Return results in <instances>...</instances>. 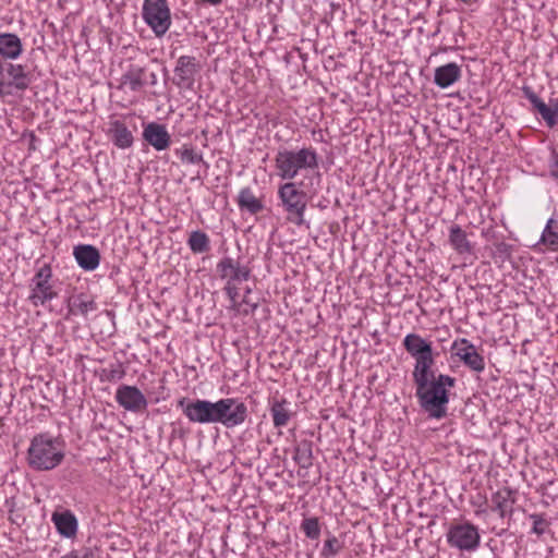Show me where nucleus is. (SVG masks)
Segmentation results:
<instances>
[{"label": "nucleus", "mask_w": 558, "mask_h": 558, "mask_svg": "<svg viewBox=\"0 0 558 558\" xmlns=\"http://www.w3.org/2000/svg\"><path fill=\"white\" fill-rule=\"evenodd\" d=\"M23 52L21 38L14 33L0 34V59L5 61L16 60Z\"/></svg>", "instance_id": "obj_19"}, {"label": "nucleus", "mask_w": 558, "mask_h": 558, "mask_svg": "<svg viewBox=\"0 0 558 558\" xmlns=\"http://www.w3.org/2000/svg\"><path fill=\"white\" fill-rule=\"evenodd\" d=\"M547 167L550 177L555 180H558V150L555 147H550Z\"/></svg>", "instance_id": "obj_38"}, {"label": "nucleus", "mask_w": 558, "mask_h": 558, "mask_svg": "<svg viewBox=\"0 0 558 558\" xmlns=\"http://www.w3.org/2000/svg\"><path fill=\"white\" fill-rule=\"evenodd\" d=\"M108 136L111 142L121 149L130 148L134 142L132 132L126 124L120 120L109 122Z\"/></svg>", "instance_id": "obj_22"}, {"label": "nucleus", "mask_w": 558, "mask_h": 558, "mask_svg": "<svg viewBox=\"0 0 558 558\" xmlns=\"http://www.w3.org/2000/svg\"><path fill=\"white\" fill-rule=\"evenodd\" d=\"M238 205L242 210L245 209L253 215L262 211L264 208L262 201L254 195L250 187H244L240 191Z\"/></svg>", "instance_id": "obj_28"}, {"label": "nucleus", "mask_w": 558, "mask_h": 558, "mask_svg": "<svg viewBox=\"0 0 558 558\" xmlns=\"http://www.w3.org/2000/svg\"><path fill=\"white\" fill-rule=\"evenodd\" d=\"M252 292L251 288H246L245 289V295H244V299H243V303L248 305L251 307V312L253 313L258 304L257 303H252L251 300H247V295Z\"/></svg>", "instance_id": "obj_41"}, {"label": "nucleus", "mask_w": 558, "mask_h": 558, "mask_svg": "<svg viewBox=\"0 0 558 558\" xmlns=\"http://www.w3.org/2000/svg\"><path fill=\"white\" fill-rule=\"evenodd\" d=\"M10 520H11V522L15 523V522H16V521H15V520H16V517H13V518H11V517H10Z\"/></svg>", "instance_id": "obj_46"}, {"label": "nucleus", "mask_w": 558, "mask_h": 558, "mask_svg": "<svg viewBox=\"0 0 558 558\" xmlns=\"http://www.w3.org/2000/svg\"><path fill=\"white\" fill-rule=\"evenodd\" d=\"M217 271L222 279L229 278V281H246L251 277V268L240 265L231 257H223L217 264Z\"/></svg>", "instance_id": "obj_16"}, {"label": "nucleus", "mask_w": 558, "mask_h": 558, "mask_svg": "<svg viewBox=\"0 0 558 558\" xmlns=\"http://www.w3.org/2000/svg\"><path fill=\"white\" fill-rule=\"evenodd\" d=\"M452 349L456 350V355L463 362V364L471 371L482 373L485 369L484 356L477 352L476 347L466 339L454 341Z\"/></svg>", "instance_id": "obj_13"}, {"label": "nucleus", "mask_w": 558, "mask_h": 558, "mask_svg": "<svg viewBox=\"0 0 558 558\" xmlns=\"http://www.w3.org/2000/svg\"><path fill=\"white\" fill-rule=\"evenodd\" d=\"M278 197L288 214V220L296 226L305 223L306 194L296 187L292 181L281 184L278 189Z\"/></svg>", "instance_id": "obj_5"}, {"label": "nucleus", "mask_w": 558, "mask_h": 558, "mask_svg": "<svg viewBox=\"0 0 558 558\" xmlns=\"http://www.w3.org/2000/svg\"><path fill=\"white\" fill-rule=\"evenodd\" d=\"M496 252L504 257H509L511 255L512 246L506 242H498L495 244Z\"/></svg>", "instance_id": "obj_39"}, {"label": "nucleus", "mask_w": 558, "mask_h": 558, "mask_svg": "<svg viewBox=\"0 0 558 558\" xmlns=\"http://www.w3.org/2000/svg\"><path fill=\"white\" fill-rule=\"evenodd\" d=\"M462 76L461 68L450 62L435 69L434 83L440 88H448Z\"/></svg>", "instance_id": "obj_23"}, {"label": "nucleus", "mask_w": 558, "mask_h": 558, "mask_svg": "<svg viewBox=\"0 0 558 558\" xmlns=\"http://www.w3.org/2000/svg\"><path fill=\"white\" fill-rule=\"evenodd\" d=\"M517 492L510 487H502L492 495V510L498 512L500 518L509 517L508 526L510 525L513 513V505L515 504Z\"/></svg>", "instance_id": "obj_15"}, {"label": "nucleus", "mask_w": 558, "mask_h": 558, "mask_svg": "<svg viewBox=\"0 0 558 558\" xmlns=\"http://www.w3.org/2000/svg\"><path fill=\"white\" fill-rule=\"evenodd\" d=\"M538 244L551 252H558V214L554 213L547 220L541 234Z\"/></svg>", "instance_id": "obj_24"}, {"label": "nucleus", "mask_w": 558, "mask_h": 558, "mask_svg": "<svg viewBox=\"0 0 558 558\" xmlns=\"http://www.w3.org/2000/svg\"><path fill=\"white\" fill-rule=\"evenodd\" d=\"M522 93L531 102L533 109L542 117L546 125L553 129L558 123V98H550L549 104H545L530 86H523Z\"/></svg>", "instance_id": "obj_11"}, {"label": "nucleus", "mask_w": 558, "mask_h": 558, "mask_svg": "<svg viewBox=\"0 0 558 558\" xmlns=\"http://www.w3.org/2000/svg\"><path fill=\"white\" fill-rule=\"evenodd\" d=\"M114 398L121 408L132 413H142L148 405L146 397L136 386L121 385Z\"/></svg>", "instance_id": "obj_10"}, {"label": "nucleus", "mask_w": 558, "mask_h": 558, "mask_svg": "<svg viewBox=\"0 0 558 558\" xmlns=\"http://www.w3.org/2000/svg\"><path fill=\"white\" fill-rule=\"evenodd\" d=\"M90 554L86 550L82 556L78 555V558H89Z\"/></svg>", "instance_id": "obj_43"}, {"label": "nucleus", "mask_w": 558, "mask_h": 558, "mask_svg": "<svg viewBox=\"0 0 558 558\" xmlns=\"http://www.w3.org/2000/svg\"><path fill=\"white\" fill-rule=\"evenodd\" d=\"M199 70L201 65L195 57L181 56L177 60V64L173 70L174 76L172 82L179 88L192 89L195 84V76Z\"/></svg>", "instance_id": "obj_9"}, {"label": "nucleus", "mask_w": 558, "mask_h": 558, "mask_svg": "<svg viewBox=\"0 0 558 558\" xmlns=\"http://www.w3.org/2000/svg\"><path fill=\"white\" fill-rule=\"evenodd\" d=\"M183 414L192 423L210 424L209 400L181 398L177 402Z\"/></svg>", "instance_id": "obj_12"}, {"label": "nucleus", "mask_w": 558, "mask_h": 558, "mask_svg": "<svg viewBox=\"0 0 558 558\" xmlns=\"http://www.w3.org/2000/svg\"><path fill=\"white\" fill-rule=\"evenodd\" d=\"M51 521L54 523L58 533L63 537L72 538L76 535L78 524L72 511H54L51 515Z\"/></svg>", "instance_id": "obj_21"}, {"label": "nucleus", "mask_w": 558, "mask_h": 558, "mask_svg": "<svg viewBox=\"0 0 558 558\" xmlns=\"http://www.w3.org/2000/svg\"><path fill=\"white\" fill-rule=\"evenodd\" d=\"M175 154L180 157L183 163H199L204 162L202 154L196 153L192 147L184 145L178 148Z\"/></svg>", "instance_id": "obj_35"}, {"label": "nucleus", "mask_w": 558, "mask_h": 558, "mask_svg": "<svg viewBox=\"0 0 558 558\" xmlns=\"http://www.w3.org/2000/svg\"><path fill=\"white\" fill-rule=\"evenodd\" d=\"M343 542H341L337 536L328 532L320 555L324 558H330L338 555L343 549Z\"/></svg>", "instance_id": "obj_32"}, {"label": "nucleus", "mask_w": 558, "mask_h": 558, "mask_svg": "<svg viewBox=\"0 0 558 558\" xmlns=\"http://www.w3.org/2000/svg\"><path fill=\"white\" fill-rule=\"evenodd\" d=\"M530 519L533 521L531 532L538 536L543 535L549 526V522L544 518V514L532 513Z\"/></svg>", "instance_id": "obj_37"}, {"label": "nucleus", "mask_w": 558, "mask_h": 558, "mask_svg": "<svg viewBox=\"0 0 558 558\" xmlns=\"http://www.w3.org/2000/svg\"><path fill=\"white\" fill-rule=\"evenodd\" d=\"M73 255L78 266L86 271L95 270L99 266L100 254L94 245H76L73 250Z\"/></svg>", "instance_id": "obj_17"}, {"label": "nucleus", "mask_w": 558, "mask_h": 558, "mask_svg": "<svg viewBox=\"0 0 558 558\" xmlns=\"http://www.w3.org/2000/svg\"><path fill=\"white\" fill-rule=\"evenodd\" d=\"M142 135L143 140L158 151L170 147L171 136L163 124L149 122L144 126Z\"/></svg>", "instance_id": "obj_14"}, {"label": "nucleus", "mask_w": 558, "mask_h": 558, "mask_svg": "<svg viewBox=\"0 0 558 558\" xmlns=\"http://www.w3.org/2000/svg\"><path fill=\"white\" fill-rule=\"evenodd\" d=\"M61 558H78V553L76 550H72L69 554L62 556Z\"/></svg>", "instance_id": "obj_42"}, {"label": "nucleus", "mask_w": 558, "mask_h": 558, "mask_svg": "<svg viewBox=\"0 0 558 558\" xmlns=\"http://www.w3.org/2000/svg\"><path fill=\"white\" fill-rule=\"evenodd\" d=\"M449 243L459 254L472 252V245L468 240L465 231L459 225H452L449 230Z\"/></svg>", "instance_id": "obj_26"}, {"label": "nucleus", "mask_w": 558, "mask_h": 558, "mask_svg": "<svg viewBox=\"0 0 558 558\" xmlns=\"http://www.w3.org/2000/svg\"><path fill=\"white\" fill-rule=\"evenodd\" d=\"M106 380L108 381H117L121 380L125 376V369L123 364L117 362L116 364H110L108 368L102 371Z\"/></svg>", "instance_id": "obj_36"}, {"label": "nucleus", "mask_w": 558, "mask_h": 558, "mask_svg": "<svg viewBox=\"0 0 558 558\" xmlns=\"http://www.w3.org/2000/svg\"><path fill=\"white\" fill-rule=\"evenodd\" d=\"M52 269L50 264H44L39 267L31 280V294L28 301L34 306L44 305L58 296L51 284Z\"/></svg>", "instance_id": "obj_8"}, {"label": "nucleus", "mask_w": 558, "mask_h": 558, "mask_svg": "<svg viewBox=\"0 0 558 558\" xmlns=\"http://www.w3.org/2000/svg\"><path fill=\"white\" fill-rule=\"evenodd\" d=\"M64 444L49 433L35 435L27 449V463L35 471H51L64 459Z\"/></svg>", "instance_id": "obj_2"}, {"label": "nucleus", "mask_w": 558, "mask_h": 558, "mask_svg": "<svg viewBox=\"0 0 558 558\" xmlns=\"http://www.w3.org/2000/svg\"><path fill=\"white\" fill-rule=\"evenodd\" d=\"M277 175L282 180H293L302 170L318 168V155L312 147L299 150L279 149L275 157Z\"/></svg>", "instance_id": "obj_3"}, {"label": "nucleus", "mask_w": 558, "mask_h": 558, "mask_svg": "<svg viewBox=\"0 0 558 558\" xmlns=\"http://www.w3.org/2000/svg\"><path fill=\"white\" fill-rule=\"evenodd\" d=\"M434 364V353L415 360L412 377L421 409L429 417L440 420L447 415L449 389L456 386V378L446 374L436 375Z\"/></svg>", "instance_id": "obj_1"}, {"label": "nucleus", "mask_w": 558, "mask_h": 558, "mask_svg": "<svg viewBox=\"0 0 558 558\" xmlns=\"http://www.w3.org/2000/svg\"><path fill=\"white\" fill-rule=\"evenodd\" d=\"M301 530L310 539H318L320 536V523L317 517L305 518L301 523Z\"/></svg>", "instance_id": "obj_33"}, {"label": "nucleus", "mask_w": 558, "mask_h": 558, "mask_svg": "<svg viewBox=\"0 0 558 558\" xmlns=\"http://www.w3.org/2000/svg\"><path fill=\"white\" fill-rule=\"evenodd\" d=\"M446 539L450 547L472 553L478 548L481 535L474 524L464 522L452 524L446 533Z\"/></svg>", "instance_id": "obj_7"}, {"label": "nucleus", "mask_w": 558, "mask_h": 558, "mask_svg": "<svg viewBox=\"0 0 558 558\" xmlns=\"http://www.w3.org/2000/svg\"><path fill=\"white\" fill-rule=\"evenodd\" d=\"M121 84L128 86L132 92L140 90L144 85V69L137 65H131L122 75Z\"/></svg>", "instance_id": "obj_30"}, {"label": "nucleus", "mask_w": 558, "mask_h": 558, "mask_svg": "<svg viewBox=\"0 0 558 558\" xmlns=\"http://www.w3.org/2000/svg\"><path fill=\"white\" fill-rule=\"evenodd\" d=\"M293 460L302 469H310L313 465V442L302 440L294 448Z\"/></svg>", "instance_id": "obj_29"}, {"label": "nucleus", "mask_w": 558, "mask_h": 558, "mask_svg": "<svg viewBox=\"0 0 558 558\" xmlns=\"http://www.w3.org/2000/svg\"><path fill=\"white\" fill-rule=\"evenodd\" d=\"M142 15L157 37L163 36L171 26V13L167 0H144Z\"/></svg>", "instance_id": "obj_6"}, {"label": "nucleus", "mask_w": 558, "mask_h": 558, "mask_svg": "<svg viewBox=\"0 0 558 558\" xmlns=\"http://www.w3.org/2000/svg\"><path fill=\"white\" fill-rule=\"evenodd\" d=\"M228 410L225 411L223 426L233 428L245 422L247 418V407L235 398H227Z\"/></svg>", "instance_id": "obj_20"}, {"label": "nucleus", "mask_w": 558, "mask_h": 558, "mask_svg": "<svg viewBox=\"0 0 558 558\" xmlns=\"http://www.w3.org/2000/svg\"><path fill=\"white\" fill-rule=\"evenodd\" d=\"M288 404L289 402L286 399H274L270 402V413L275 427H283L289 423L291 412L288 409Z\"/></svg>", "instance_id": "obj_27"}, {"label": "nucleus", "mask_w": 558, "mask_h": 558, "mask_svg": "<svg viewBox=\"0 0 558 558\" xmlns=\"http://www.w3.org/2000/svg\"><path fill=\"white\" fill-rule=\"evenodd\" d=\"M229 403H227V398L219 399L216 402L209 401L210 407V424L211 423H220L223 425L225 420V411L228 410Z\"/></svg>", "instance_id": "obj_34"}, {"label": "nucleus", "mask_w": 558, "mask_h": 558, "mask_svg": "<svg viewBox=\"0 0 558 558\" xmlns=\"http://www.w3.org/2000/svg\"><path fill=\"white\" fill-rule=\"evenodd\" d=\"M10 520H11V522L15 523V522H16V521H15V520H16V517H13V518H11V517H10Z\"/></svg>", "instance_id": "obj_45"}, {"label": "nucleus", "mask_w": 558, "mask_h": 558, "mask_svg": "<svg viewBox=\"0 0 558 558\" xmlns=\"http://www.w3.org/2000/svg\"><path fill=\"white\" fill-rule=\"evenodd\" d=\"M507 529H502L500 532L497 533L498 536H502L506 533Z\"/></svg>", "instance_id": "obj_44"}, {"label": "nucleus", "mask_w": 558, "mask_h": 558, "mask_svg": "<svg viewBox=\"0 0 558 558\" xmlns=\"http://www.w3.org/2000/svg\"><path fill=\"white\" fill-rule=\"evenodd\" d=\"M402 344L414 360L427 357V355L434 353L432 342L427 341L418 333H408Z\"/></svg>", "instance_id": "obj_18"}, {"label": "nucleus", "mask_w": 558, "mask_h": 558, "mask_svg": "<svg viewBox=\"0 0 558 558\" xmlns=\"http://www.w3.org/2000/svg\"><path fill=\"white\" fill-rule=\"evenodd\" d=\"M209 243L208 235L201 230L192 231L187 240L190 250L195 254L208 252L210 248Z\"/></svg>", "instance_id": "obj_31"}, {"label": "nucleus", "mask_w": 558, "mask_h": 558, "mask_svg": "<svg viewBox=\"0 0 558 558\" xmlns=\"http://www.w3.org/2000/svg\"><path fill=\"white\" fill-rule=\"evenodd\" d=\"M69 314L87 316L89 312L97 310L95 301L87 295L81 293L73 295L68 300Z\"/></svg>", "instance_id": "obj_25"}, {"label": "nucleus", "mask_w": 558, "mask_h": 558, "mask_svg": "<svg viewBox=\"0 0 558 558\" xmlns=\"http://www.w3.org/2000/svg\"><path fill=\"white\" fill-rule=\"evenodd\" d=\"M225 291L227 295L230 298V300L234 303L239 295L238 288L234 284H232V282L228 281L227 286L225 287Z\"/></svg>", "instance_id": "obj_40"}, {"label": "nucleus", "mask_w": 558, "mask_h": 558, "mask_svg": "<svg viewBox=\"0 0 558 558\" xmlns=\"http://www.w3.org/2000/svg\"><path fill=\"white\" fill-rule=\"evenodd\" d=\"M31 83L32 74L25 65L0 59V97L24 92Z\"/></svg>", "instance_id": "obj_4"}]
</instances>
